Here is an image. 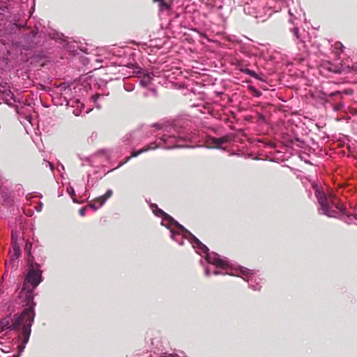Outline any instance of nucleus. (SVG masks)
I'll list each match as a JSON object with an SVG mask.
<instances>
[{"label":"nucleus","instance_id":"nucleus-1","mask_svg":"<svg viewBox=\"0 0 357 357\" xmlns=\"http://www.w3.org/2000/svg\"><path fill=\"white\" fill-rule=\"evenodd\" d=\"M26 262V273L22 289L19 294L20 303L24 309L20 314H15L13 317L8 316L0 320V328L2 331H15L18 333L17 354H14L13 357H20L29 340L35 318L34 290L43 279L41 266L35 261L31 253L27 257Z\"/></svg>","mask_w":357,"mask_h":357},{"label":"nucleus","instance_id":"nucleus-2","mask_svg":"<svg viewBox=\"0 0 357 357\" xmlns=\"http://www.w3.org/2000/svg\"><path fill=\"white\" fill-rule=\"evenodd\" d=\"M168 229L171 232V238L174 241L181 245L183 244V239H187L197 254L200 255H205V259L208 263L214 266H225L228 262L226 259H222V257L218 253L210 252L207 246L203 244L187 229H180L176 225H171Z\"/></svg>","mask_w":357,"mask_h":357},{"label":"nucleus","instance_id":"nucleus-3","mask_svg":"<svg viewBox=\"0 0 357 357\" xmlns=\"http://www.w3.org/2000/svg\"><path fill=\"white\" fill-rule=\"evenodd\" d=\"M222 259H226L228 262H227L225 266H215L216 267L226 270L225 274L241 277L248 283L249 287L253 290H260L262 279L257 278L252 270L241 266L236 267L227 258L222 257Z\"/></svg>","mask_w":357,"mask_h":357},{"label":"nucleus","instance_id":"nucleus-4","mask_svg":"<svg viewBox=\"0 0 357 357\" xmlns=\"http://www.w3.org/2000/svg\"><path fill=\"white\" fill-rule=\"evenodd\" d=\"M312 185L320 206L319 208L320 214L335 218L339 215L340 212L344 213V209L335 203V199L332 195H328L324 193L321 190L318 185Z\"/></svg>","mask_w":357,"mask_h":357},{"label":"nucleus","instance_id":"nucleus-5","mask_svg":"<svg viewBox=\"0 0 357 357\" xmlns=\"http://www.w3.org/2000/svg\"><path fill=\"white\" fill-rule=\"evenodd\" d=\"M310 148L303 138L298 137L294 129L291 126V156L296 155L301 160L306 164H312L310 162L311 155L307 151Z\"/></svg>","mask_w":357,"mask_h":357},{"label":"nucleus","instance_id":"nucleus-6","mask_svg":"<svg viewBox=\"0 0 357 357\" xmlns=\"http://www.w3.org/2000/svg\"><path fill=\"white\" fill-rule=\"evenodd\" d=\"M151 208L154 214L162 218L161 225L167 228H169L171 225H176L180 229H185V227L175 220L172 216L164 212L162 209L159 208L155 204H151Z\"/></svg>","mask_w":357,"mask_h":357},{"label":"nucleus","instance_id":"nucleus-7","mask_svg":"<svg viewBox=\"0 0 357 357\" xmlns=\"http://www.w3.org/2000/svg\"><path fill=\"white\" fill-rule=\"evenodd\" d=\"M18 114V119L21 124L24 126L26 132H28L29 125L31 127L35 126H38V120L37 114L38 113H34L36 115H33L31 113H17Z\"/></svg>","mask_w":357,"mask_h":357},{"label":"nucleus","instance_id":"nucleus-8","mask_svg":"<svg viewBox=\"0 0 357 357\" xmlns=\"http://www.w3.org/2000/svg\"><path fill=\"white\" fill-rule=\"evenodd\" d=\"M153 127L157 130H162L164 132H170L172 130L180 135L181 133V128L175 121H165L163 123H156L153 125Z\"/></svg>","mask_w":357,"mask_h":357},{"label":"nucleus","instance_id":"nucleus-9","mask_svg":"<svg viewBox=\"0 0 357 357\" xmlns=\"http://www.w3.org/2000/svg\"><path fill=\"white\" fill-rule=\"evenodd\" d=\"M160 141L164 144L163 148L165 149H173L179 147L180 146L177 144L178 139L174 134L167 135L164 134L160 137Z\"/></svg>","mask_w":357,"mask_h":357},{"label":"nucleus","instance_id":"nucleus-10","mask_svg":"<svg viewBox=\"0 0 357 357\" xmlns=\"http://www.w3.org/2000/svg\"><path fill=\"white\" fill-rule=\"evenodd\" d=\"M113 191L110 189L107 190L105 195L100 196L94 199L93 203L89 204V206L95 211L102 206L105 202L112 197Z\"/></svg>","mask_w":357,"mask_h":357},{"label":"nucleus","instance_id":"nucleus-11","mask_svg":"<svg viewBox=\"0 0 357 357\" xmlns=\"http://www.w3.org/2000/svg\"><path fill=\"white\" fill-rule=\"evenodd\" d=\"M0 198L2 202V204L5 206L10 207L14 204V199L11 193L6 187L0 188Z\"/></svg>","mask_w":357,"mask_h":357},{"label":"nucleus","instance_id":"nucleus-12","mask_svg":"<svg viewBox=\"0 0 357 357\" xmlns=\"http://www.w3.org/2000/svg\"><path fill=\"white\" fill-rule=\"evenodd\" d=\"M158 146H159V145L156 142H151V143L147 144L146 146H145L144 147H143L142 149H139L138 151H132V153H131V155L130 157H128L126 158V161L122 162V163H121L120 165L127 162L130 160V158L131 157H137V155H139V154H141L142 153H144V152L148 151L149 150L155 149Z\"/></svg>","mask_w":357,"mask_h":357},{"label":"nucleus","instance_id":"nucleus-13","mask_svg":"<svg viewBox=\"0 0 357 357\" xmlns=\"http://www.w3.org/2000/svg\"><path fill=\"white\" fill-rule=\"evenodd\" d=\"M91 102L94 105V107L89 109L87 112H91L94 109H101L102 108V105H105L107 103V100L103 95H96L91 98Z\"/></svg>","mask_w":357,"mask_h":357},{"label":"nucleus","instance_id":"nucleus-14","mask_svg":"<svg viewBox=\"0 0 357 357\" xmlns=\"http://www.w3.org/2000/svg\"><path fill=\"white\" fill-rule=\"evenodd\" d=\"M243 10L246 15L253 16L255 18H261V17L258 15V11L254 2L245 3Z\"/></svg>","mask_w":357,"mask_h":357},{"label":"nucleus","instance_id":"nucleus-15","mask_svg":"<svg viewBox=\"0 0 357 357\" xmlns=\"http://www.w3.org/2000/svg\"><path fill=\"white\" fill-rule=\"evenodd\" d=\"M208 142H210V146L213 148H220L222 144L227 142V138L226 137L220 138L211 137L208 139Z\"/></svg>","mask_w":357,"mask_h":357},{"label":"nucleus","instance_id":"nucleus-16","mask_svg":"<svg viewBox=\"0 0 357 357\" xmlns=\"http://www.w3.org/2000/svg\"><path fill=\"white\" fill-rule=\"evenodd\" d=\"M289 156L287 158L284 155H280L278 153L277 155L274 157V160L278 163H280L282 167H289Z\"/></svg>","mask_w":357,"mask_h":357},{"label":"nucleus","instance_id":"nucleus-17","mask_svg":"<svg viewBox=\"0 0 357 357\" xmlns=\"http://www.w3.org/2000/svg\"><path fill=\"white\" fill-rule=\"evenodd\" d=\"M151 79H152L151 75H150V74L145 75L142 77V79L140 80V84L143 86H146L151 83Z\"/></svg>","mask_w":357,"mask_h":357},{"label":"nucleus","instance_id":"nucleus-18","mask_svg":"<svg viewBox=\"0 0 357 357\" xmlns=\"http://www.w3.org/2000/svg\"><path fill=\"white\" fill-rule=\"evenodd\" d=\"M67 191L68 192V194L70 195V196L71 197V198L73 199V201L76 203L77 202L76 198H75V190L73 187H69L67 188Z\"/></svg>","mask_w":357,"mask_h":357},{"label":"nucleus","instance_id":"nucleus-19","mask_svg":"<svg viewBox=\"0 0 357 357\" xmlns=\"http://www.w3.org/2000/svg\"><path fill=\"white\" fill-rule=\"evenodd\" d=\"M243 72L245 74L251 76L252 77H254V78H256V79L258 78L257 74L255 71H253V70H252L250 69L246 68V69L243 70Z\"/></svg>","mask_w":357,"mask_h":357},{"label":"nucleus","instance_id":"nucleus-20","mask_svg":"<svg viewBox=\"0 0 357 357\" xmlns=\"http://www.w3.org/2000/svg\"><path fill=\"white\" fill-rule=\"evenodd\" d=\"M164 0H154V1H158L160 3V7L161 8H166V9H168L169 8V6L167 3H165L163 1Z\"/></svg>","mask_w":357,"mask_h":357},{"label":"nucleus","instance_id":"nucleus-21","mask_svg":"<svg viewBox=\"0 0 357 357\" xmlns=\"http://www.w3.org/2000/svg\"><path fill=\"white\" fill-rule=\"evenodd\" d=\"M342 107H343V105L342 103H337V104H335L333 106V109H334L335 112H337V111L342 109Z\"/></svg>","mask_w":357,"mask_h":357},{"label":"nucleus","instance_id":"nucleus-22","mask_svg":"<svg viewBox=\"0 0 357 357\" xmlns=\"http://www.w3.org/2000/svg\"><path fill=\"white\" fill-rule=\"evenodd\" d=\"M86 207H82L79 209V213L81 216H84L86 214Z\"/></svg>","mask_w":357,"mask_h":357},{"label":"nucleus","instance_id":"nucleus-23","mask_svg":"<svg viewBox=\"0 0 357 357\" xmlns=\"http://www.w3.org/2000/svg\"><path fill=\"white\" fill-rule=\"evenodd\" d=\"M43 203H42V202L38 203V204L36 205V210L37 211H40L42 210V208H43Z\"/></svg>","mask_w":357,"mask_h":357},{"label":"nucleus","instance_id":"nucleus-24","mask_svg":"<svg viewBox=\"0 0 357 357\" xmlns=\"http://www.w3.org/2000/svg\"><path fill=\"white\" fill-rule=\"evenodd\" d=\"M335 48L337 49H340L341 51H342V48H343V45L341 43H335Z\"/></svg>","mask_w":357,"mask_h":357},{"label":"nucleus","instance_id":"nucleus-25","mask_svg":"<svg viewBox=\"0 0 357 357\" xmlns=\"http://www.w3.org/2000/svg\"><path fill=\"white\" fill-rule=\"evenodd\" d=\"M205 275L206 276H209L211 275V270H210V268L209 267H206L205 268Z\"/></svg>","mask_w":357,"mask_h":357},{"label":"nucleus","instance_id":"nucleus-26","mask_svg":"<svg viewBox=\"0 0 357 357\" xmlns=\"http://www.w3.org/2000/svg\"><path fill=\"white\" fill-rule=\"evenodd\" d=\"M330 96H338V97H340L341 96V93L340 91H335V93H332L329 95Z\"/></svg>","mask_w":357,"mask_h":357},{"label":"nucleus","instance_id":"nucleus-27","mask_svg":"<svg viewBox=\"0 0 357 357\" xmlns=\"http://www.w3.org/2000/svg\"><path fill=\"white\" fill-rule=\"evenodd\" d=\"M292 31H293L294 36L298 38V29L294 28Z\"/></svg>","mask_w":357,"mask_h":357},{"label":"nucleus","instance_id":"nucleus-28","mask_svg":"<svg viewBox=\"0 0 357 357\" xmlns=\"http://www.w3.org/2000/svg\"><path fill=\"white\" fill-rule=\"evenodd\" d=\"M124 87H125V89L128 91H132L133 88L132 86H127V85H124Z\"/></svg>","mask_w":357,"mask_h":357},{"label":"nucleus","instance_id":"nucleus-29","mask_svg":"<svg viewBox=\"0 0 357 357\" xmlns=\"http://www.w3.org/2000/svg\"><path fill=\"white\" fill-rule=\"evenodd\" d=\"M196 107H198L197 110L199 112H202V108L204 107V105L202 104L197 105Z\"/></svg>","mask_w":357,"mask_h":357},{"label":"nucleus","instance_id":"nucleus-30","mask_svg":"<svg viewBox=\"0 0 357 357\" xmlns=\"http://www.w3.org/2000/svg\"><path fill=\"white\" fill-rule=\"evenodd\" d=\"M47 165H49V166H50V169H51V170H52V171H53V170H54V165H53V164H52V162H47V163H46V166H47Z\"/></svg>","mask_w":357,"mask_h":357},{"label":"nucleus","instance_id":"nucleus-31","mask_svg":"<svg viewBox=\"0 0 357 357\" xmlns=\"http://www.w3.org/2000/svg\"><path fill=\"white\" fill-rule=\"evenodd\" d=\"M210 114L213 115L214 117H218L219 116L221 113H218V112H216V113H209Z\"/></svg>","mask_w":357,"mask_h":357},{"label":"nucleus","instance_id":"nucleus-32","mask_svg":"<svg viewBox=\"0 0 357 357\" xmlns=\"http://www.w3.org/2000/svg\"><path fill=\"white\" fill-rule=\"evenodd\" d=\"M213 273L214 275H219V274H223L222 272H220L219 271H217V270L213 271Z\"/></svg>","mask_w":357,"mask_h":357},{"label":"nucleus","instance_id":"nucleus-33","mask_svg":"<svg viewBox=\"0 0 357 357\" xmlns=\"http://www.w3.org/2000/svg\"><path fill=\"white\" fill-rule=\"evenodd\" d=\"M227 113H226V112L222 113V114L225 116V120H227L228 118V116L227 115Z\"/></svg>","mask_w":357,"mask_h":357},{"label":"nucleus","instance_id":"nucleus-34","mask_svg":"<svg viewBox=\"0 0 357 357\" xmlns=\"http://www.w3.org/2000/svg\"><path fill=\"white\" fill-rule=\"evenodd\" d=\"M29 247H31V245H29L27 243L26 244V250H27L29 248Z\"/></svg>","mask_w":357,"mask_h":357},{"label":"nucleus","instance_id":"nucleus-35","mask_svg":"<svg viewBox=\"0 0 357 357\" xmlns=\"http://www.w3.org/2000/svg\"><path fill=\"white\" fill-rule=\"evenodd\" d=\"M31 197L30 196V195H26V199H31Z\"/></svg>","mask_w":357,"mask_h":357},{"label":"nucleus","instance_id":"nucleus-36","mask_svg":"<svg viewBox=\"0 0 357 357\" xmlns=\"http://www.w3.org/2000/svg\"><path fill=\"white\" fill-rule=\"evenodd\" d=\"M14 250H15V252H20L19 248L17 249V248H15Z\"/></svg>","mask_w":357,"mask_h":357},{"label":"nucleus","instance_id":"nucleus-37","mask_svg":"<svg viewBox=\"0 0 357 357\" xmlns=\"http://www.w3.org/2000/svg\"><path fill=\"white\" fill-rule=\"evenodd\" d=\"M96 61H98V62H99V61H100V62L102 61V60H100V59H96Z\"/></svg>","mask_w":357,"mask_h":357},{"label":"nucleus","instance_id":"nucleus-38","mask_svg":"<svg viewBox=\"0 0 357 357\" xmlns=\"http://www.w3.org/2000/svg\"><path fill=\"white\" fill-rule=\"evenodd\" d=\"M75 116H79L80 113H74Z\"/></svg>","mask_w":357,"mask_h":357}]
</instances>
